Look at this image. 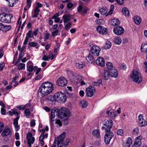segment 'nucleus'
Returning a JSON list of instances; mask_svg holds the SVG:
<instances>
[{
	"mask_svg": "<svg viewBox=\"0 0 147 147\" xmlns=\"http://www.w3.org/2000/svg\"><path fill=\"white\" fill-rule=\"evenodd\" d=\"M26 139L28 147H31V144H32L34 142V138L32 137V134L31 133L28 132L26 135Z\"/></svg>",
	"mask_w": 147,
	"mask_h": 147,
	"instance_id": "nucleus-9",
	"label": "nucleus"
},
{
	"mask_svg": "<svg viewBox=\"0 0 147 147\" xmlns=\"http://www.w3.org/2000/svg\"><path fill=\"white\" fill-rule=\"evenodd\" d=\"M83 9V7L81 5H80L77 7V10L78 12H81Z\"/></svg>",
	"mask_w": 147,
	"mask_h": 147,
	"instance_id": "nucleus-64",
	"label": "nucleus"
},
{
	"mask_svg": "<svg viewBox=\"0 0 147 147\" xmlns=\"http://www.w3.org/2000/svg\"><path fill=\"white\" fill-rule=\"evenodd\" d=\"M139 132V129L138 127H136V128H134L133 130V134L134 135H136Z\"/></svg>",
	"mask_w": 147,
	"mask_h": 147,
	"instance_id": "nucleus-50",
	"label": "nucleus"
},
{
	"mask_svg": "<svg viewBox=\"0 0 147 147\" xmlns=\"http://www.w3.org/2000/svg\"><path fill=\"white\" fill-rule=\"evenodd\" d=\"M11 28V26H5L3 31L6 32L10 30Z\"/></svg>",
	"mask_w": 147,
	"mask_h": 147,
	"instance_id": "nucleus-53",
	"label": "nucleus"
},
{
	"mask_svg": "<svg viewBox=\"0 0 147 147\" xmlns=\"http://www.w3.org/2000/svg\"><path fill=\"white\" fill-rule=\"evenodd\" d=\"M96 64L101 67L104 66L105 65V60L104 58L101 57H98L96 60Z\"/></svg>",
	"mask_w": 147,
	"mask_h": 147,
	"instance_id": "nucleus-14",
	"label": "nucleus"
},
{
	"mask_svg": "<svg viewBox=\"0 0 147 147\" xmlns=\"http://www.w3.org/2000/svg\"><path fill=\"white\" fill-rule=\"evenodd\" d=\"M53 89L52 83L47 81L42 83L38 90V94L42 98L52 92Z\"/></svg>",
	"mask_w": 147,
	"mask_h": 147,
	"instance_id": "nucleus-1",
	"label": "nucleus"
},
{
	"mask_svg": "<svg viewBox=\"0 0 147 147\" xmlns=\"http://www.w3.org/2000/svg\"><path fill=\"white\" fill-rule=\"evenodd\" d=\"M35 68L37 69L36 72L35 73V74L36 75H38L41 72V68H38L37 67L35 66Z\"/></svg>",
	"mask_w": 147,
	"mask_h": 147,
	"instance_id": "nucleus-55",
	"label": "nucleus"
},
{
	"mask_svg": "<svg viewBox=\"0 0 147 147\" xmlns=\"http://www.w3.org/2000/svg\"><path fill=\"white\" fill-rule=\"evenodd\" d=\"M102 80L101 79H99L97 82H94L93 84L95 86H99L100 84H102Z\"/></svg>",
	"mask_w": 147,
	"mask_h": 147,
	"instance_id": "nucleus-44",
	"label": "nucleus"
},
{
	"mask_svg": "<svg viewBox=\"0 0 147 147\" xmlns=\"http://www.w3.org/2000/svg\"><path fill=\"white\" fill-rule=\"evenodd\" d=\"M62 19L64 23H66L68 22L71 19V15L69 13H67L64 14L62 17Z\"/></svg>",
	"mask_w": 147,
	"mask_h": 147,
	"instance_id": "nucleus-18",
	"label": "nucleus"
},
{
	"mask_svg": "<svg viewBox=\"0 0 147 147\" xmlns=\"http://www.w3.org/2000/svg\"><path fill=\"white\" fill-rule=\"evenodd\" d=\"M106 113L109 116L111 117L112 118H115L117 115V113L114 110H110L107 111Z\"/></svg>",
	"mask_w": 147,
	"mask_h": 147,
	"instance_id": "nucleus-20",
	"label": "nucleus"
},
{
	"mask_svg": "<svg viewBox=\"0 0 147 147\" xmlns=\"http://www.w3.org/2000/svg\"><path fill=\"white\" fill-rule=\"evenodd\" d=\"M34 74L31 72H29L26 75L27 79L31 78L32 76Z\"/></svg>",
	"mask_w": 147,
	"mask_h": 147,
	"instance_id": "nucleus-51",
	"label": "nucleus"
},
{
	"mask_svg": "<svg viewBox=\"0 0 147 147\" xmlns=\"http://www.w3.org/2000/svg\"><path fill=\"white\" fill-rule=\"evenodd\" d=\"M71 24L70 22H68L67 24L65 26V29L66 30H68L70 28Z\"/></svg>",
	"mask_w": 147,
	"mask_h": 147,
	"instance_id": "nucleus-46",
	"label": "nucleus"
},
{
	"mask_svg": "<svg viewBox=\"0 0 147 147\" xmlns=\"http://www.w3.org/2000/svg\"><path fill=\"white\" fill-rule=\"evenodd\" d=\"M130 77L132 80L137 83H140L142 81L141 74L137 70H134L132 72Z\"/></svg>",
	"mask_w": 147,
	"mask_h": 147,
	"instance_id": "nucleus-3",
	"label": "nucleus"
},
{
	"mask_svg": "<svg viewBox=\"0 0 147 147\" xmlns=\"http://www.w3.org/2000/svg\"><path fill=\"white\" fill-rule=\"evenodd\" d=\"M124 31L123 27L120 26L115 27L113 30L114 33L118 35L122 34L124 33Z\"/></svg>",
	"mask_w": 147,
	"mask_h": 147,
	"instance_id": "nucleus-10",
	"label": "nucleus"
},
{
	"mask_svg": "<svg viewBox=\"0 0 147 147\" xmlns=\"http://www.w3.org/2000/svg\"><path fill=\"white\" fill-rule=\"evenodd\" d=\"M45 100L47 101L48 102H55V98L54 95V96L50 95L48 96L45 98Z\"/></svg>",
	"mask_w": 147,
	"mask_h": 147,
	"instance_id": "nucleus-22",
	"label": "nucleus"
},
{
	"mask_svg": "<svg viewBox=\"0 0 147 147\" xmlns=\"http://www.w3.org/2000/svg\"><path fill=\"white\" fill-rule=\"evenodd\" d=\"M56 101L59 100L62 103L65 102L66 100V97L65 94L62 92H58L54 94Z\"/></svg>",
	"mask_w": 147,
	"mask_h": 147,
	"instance_id": "nucleus-5",
	"label": "nucleus"
},
{
	"mask_svg": "<svg viewBox=\"0 0 147 147\" xmlns=\"http://www.w3.org/2000/svg\"><path fill=\"white\" fill-rule=\"evenodd\" d=\"M142 114L140 115L138 117V124L140 127H144L147 125V122L143 118Z\"/></svg>",
	"mask_w": 147,
	"mask_h": 147,
	"instance_id": "nucleus-12",
	"label": "nucleus"
},
{
	"mask_svg": "<svg viewBox=\"0 0 147 147\" xmlns=\"http://www.w3.org/2000/svg\"><path fill=\"white\" fill-rule=\"evenodd\" d=\"M24 113L26 116H29L30 114L29 109L28 108L26 109L24 111Z\"/></svg>",
	"mask_w": 147,
	"mask_h": 147,
	"instance_id": "nucleus-45",
	"label": "nucleus"
},
{
	"mask_svg": "<svg viewBox=\"0 0 147 147\" xmlns=\"http://www.w3.org/2000/svg\"><path fill=\"white\" fill-rule=\"evenodd\" d=\"M6 1L9 2V6L12 7L14 4H16L17 3L18 0H6Z\"/></svg>",
	"mask_w": 147,
	"mask_h": 147,
	"instance_id": "nucleus-34",
	"label": "nucleus"
},
{
	"mask_svg": "<svg viewBox=\"0 0 147 147\" xmlns=\"http://www.w3.org/2000/svg\"><path fill=\"white\" fill-rule=\"evenodd\" d=\"M134 21L136 24L139 25L141 22V19L139 16H136L134 17Z\"/></svg>",
	"mask_w": 147,
	"mask_h": 147,
	"instance_id": "nucleus-33",
	"label": "nucleus"
},
{
	"mask_svg": "<svg viewBox=\"0 0 147 147\" xmlns=\"http://www.w3.org/2000/svg\"><path fill=\"white\" fill-rule=\"evenodd\" d=\"M16 108L20 110H23L25 108V107L23 105H19Z\"/></svg>",
	"mask_w": 147,
	"mask_h": 147,
	"instance_id": "nucleus-59",
	"label": "nucleus"
},
{
	"mask_svg": "<svg viewBox=\"0 0 147 147\" xmlns=\"http://www.w3.org/2000/svg\"><path fill=\"white\" fill-rule=\"evenodd\" d=\"M132 144V140L131 138L130 137H129L126 141L125 145H127L128 147L130 146Z\"/></svg>",
	"mask_w": 147,
	"mask_h": 147,
	"instance_id": "nucleus-41",
	"label": "nucleus"
},
{
	"mask_svg": "<svg viewBox=\"0 0 147 147\" xmlns=\"http://www.w3.org/2000/svg\"><path fill=\"white\" fill-rule=\"evenodd\" d=\"M34 69V66L32 65L28 66L27 65V70L29 72H31Z\"/></svg>",
	"mask_w": 147,
	"mask_h": 147,
	"instance_id": "nucleus-42",
	"label": "nucleus"
},
{
	"mask_svg": "<svg viewBox=\"0 0 147 147\" xmlns=\"http://www.w3.org/2000/svg\"><path fill=\"white\" fill-rule=\"evenodd\" d=\"M62 139L61 138H59V137H58V138H57V140H55L54 142H56L57 143H58L59 144H62L63 142V140H62Z\"/></svg>",
	"mask_w": 147,
	"mask_h": 147,
	"instance_id": "nucleus-47",
	"label": "nucleus"
},
{
	"mask_svg": "<svg viewBox=\"0 0 147 147\" xmlns=\"http://www.w3.org/2000/svg\"><path fill=\"white\" fill-rule=\"evenodd\" d=\"M113 41V42L116 44L119 45L121 43L122 40L120 37L117 36L114 38Z\"/></svg>",
	"mask_w": 147,
	"mask_h": 147,
	"instance_id": "nucleus-24",
	"label": "nucleus"
},
{
	"mask_svg": "<svg viewBox=\"0 0 147 147\" xmlns=\"http://www.w3.org/2000/svg\"><path fill=\"white\" fill-rule=\"evenodd\" d=\"M122 13L124 15L128 17L129 16V11L126 8L123 7L122 8Z\"/></svg>",
	"mask_w": 147,
	"mask_h": 147,
	"instance_id": "nucleus-30",
	"label": "nucleus"
},
{
	"mask_svg": "<svg viewBox=\"0 0 147 147\" xmlns=\"http://www.w3.org/2000/svg\"><path fill=\"white\" fill-rule=\"evenodd\" d=\"M93 135L96 138H99L100 136V133L98 129H95L92 132Z\"/></svg>",
	"mask_w": 147,
	"mask_h": 147,
	"instance_id": "nucleus-38",
	"label": "nucleus"
},
{
	"mask_svg": "<svg viewBox=\"0 0 147 147\" xmlns=\"http://www.w3.org/2000/svg\"><path fill=\"white\" fill-rule=\"evenodd\" d=\"M20 117H16L14 120L13 124L14 126L15 130L16 131H18L20 128V126L18 125V120Z\"/></svg>",
	"mask_w": 147,
	"mask_h": 147,
	"instance_id": "nucleus-19",
	"label": "nucleus"
},
{
	"mask_svg": "<svg viewBox=\"0 0 147 147\" xmlns=\"http://www.w3.org/2000/svg\"><path fill=\"white\" fill-rule=\"evenodd\" d=\"M40 11V10L37 7H36L34 10V14L32 16V18H34L37 17Z\"/></svg>",
	"mask_w": 147,
	"mask_h": 147,
	"instance_id": "nucleus-25",
	"label": "nucleus"
},
{
	"mask_svg": "<svg viewBox=\"0 0 147 147\" xmlns=\"http://www.w3.org/2000/svg\"><path fill=\"white\" fill-rule=\"evenodd\" d=\"M37 76H36L35 78V80H39L41 79L43 77V73L40 72L39 74L37 75Z\"/></svg>",
	"mask_w": 147,
	"mask_h": 147,
	"instance_id": "nucleus-39",
	"label": "nucleus"
},
{
	"mask_svg": "<svg viewBox=\"0 0 147 147\" xmlns=\"http://www.w3.org/2000/svg\"><path fill=\"white\" fill-rule=\"evenodd\" d=\"M67 74L68 76L71 81L76 82H77L76 78L72 71H67Z\"/></svg>",
	"mask_w": 147,
	"mask_h": 147,
	"instance_id": "nucleus-16",
	"label": "nucleus"
},
{
	"mask_svg": "<svg viewBox=\"0 0 147 147\" xmlns=\"http://www.w3.org/2000/svg\"><path fill=\"white\" fill-rule=\"evenodd\" d=\"M11 134V131L9 127H5L3 131L1 133L3 137H5Z\"/></svg>",
	"mask_w": 147,
	"mask_h": 147,
	"instance_id": "nucleus-17",
	"label": "nucleus"
},
{
	"mask_svg": "<svg viewBox=\"0 0 147 147\" xmlns=\"http://www.w3.org/2000/svg\"><path fill=\"white\" fill-rule=\"evenodd\" d=\"M59 32L58 30H56L54 31L52 33V35L53 36H55L58 35V33Z\"/></svg>",
	"mask_w": 147,
	"mask_h": 147,
	"instance_id": "nucleus-62",
	"label": "nucleus"
},
{
	"mask_svg": "<svg viewBox=\"0 0 147 147\" xmlns=\"http://www.w3.org/2000/svg\"><path fill=\"white\" fill-rule=\"evenodd\" d=\"M106 66L108 70L110 69L113 67L112 63L110 62H108L107 63Z\"/></svg>",
	"mask_w": 147,
	"mask_h": 147,
	"instance_id": "nucleus-43",
	"label": "nucleus"
},
{
	"mask_svg": "<svg viewBox=\"0 0 147 147\" xmlns=\"http://www.w3.org/2000/svg\"><path fill=\"white\" fill-rule=\"evenodd\" d=\"M117 132L118 135L122 136L123 135V132L122 129H118L117 130Z\"/></svg>",
	"mask_w": 147,
	"mask_h": 147,
	"instance_id": "nucleus-49",
	"label": "nucleus"
},
{
	"mask_svg": "<svg viewBox=\"0 0 147 147\" xmlns=\"http://www.w3.org/2000/svg\"><path fill=\"white\" fill-rule=\"evenodd\" d=\"M38 44L36 42H30L28 44V45L31 47H36Z\"/></svg>",
	"mask_w": 147,
	"mask_h": 147,
	"instance_id": "nucleus-48",
	"label": "nucleus"
},
{
	"mask_svg": "<svg viewBox=\"0 0 147 147\" xmlns=\"http://www.w3.org/2000/svg\"><path fill=\"white\" fill-rule=\"evenodd\" d=\"M88 105L87 101L84 100L81 101L80 102V105L82 108L86 107Z\"/></svg>",
	"mask_w": 147,
	"mask_h": 147,
	"instance_id": "nucleus-36",
	"label": "nucleus"
},
{
	"mask_svg": "<svg viewBox=\"0 0 147 147\" xmlns=\"http://www.w3.org/2000/svg\"><path fill=\"white\" fill-rule=\"evenodd\" d=\"M116 70L115 68V67H113V68H112L111 69H109L108 70V71L109 72V74H111L113 72H114V71H116Z\"/></svg>",
	"mask_w": 147,
	"mask_h": 147,
	"instance_id": "nucleus-60",
	"label": "nucleus"
},
{
	"mask_svg": "<svg viewBox=\"0 0 147 147\" xmlns=\"http://www.w3.org/2000/svg\"><path fill=\"white\" fill-rule=\"evenodd\" d=\"M56 109L55 108H53L51 111L50 115V121H54V119L55 117Z\"/></svg>",
	"mask_w": 147,
	"mask_h": 147,
	"instance_id": "nucleus-23",
	"label": "nucleus"
},
{
	"mask_svg": "<svg viewBox=\"0 0 147 147\" xmlns=\"http://www.w3.org/2000/svg\"><path fill=\"white\" fill-rule=\"evenodd\" d=\"M105 132L106 133L105 135L104 141L105 144L108 145L109 144L111 139L114 136V134L112 131Z\"/></svg>",
	"mask_w": 147,
	"mask_h": 147,
	"instance_id": "nucleus-7",
	"label": "nucleus"
},
{
	"mask_svg": "<svg viewBox=\"0 0 147 147\" xmlns=\"http://www.w3.org/2000/svg\"><path fill=\"white\" fill-rule=\"evenodd\" d=\"M57 113L58 117L60 119H68L70 115L69 111L67 108H61Z\"/></svg>",
	"mask_w": 147,
	"mask_h": 147,
	"instance_id": "nucleus-2",
	"label": "nucleus"
},
{
	"mask_svg": "<svg viewBox=\"0 0 147 147\" xmlns=\"http://www.w3.org/2000/svg\"><path fill=\"white\" fill-rule=\"evenodd\" d=\"M113 125V122L111 119L108 120L104 124V126L101 127L102 130H104L105 132L111 131H110Z\"/></svg>",
	"mask_w": 147,
	"mask_h": 147,
	"instance_id": "nucleus-6",
	"label": "nucleus"
},
{
	"mask_svg": "<svg viewBox=\"0 0 147 147\" xmlns=\"http://www.w3.org/2000/svg\"><path fill=\"white\" fill-rule=\"evenodd\" d=\"M141 140L137 139L135 140L133 147H140L141 145Z\"/></svg>",
	"mask_w": 147,
	"mask_h": 147,
	"instance_id": "nucleus-32",
	"label": "nucleus"
},
{
	"mask_svg": "<svg viewBox=\"0 0 147 147\" xmlns=\"http://www.w3.org/2000/svg\"><path fill=\"white\" fill-rule=\"evenodd\" d=\"M87 95L88 96L91 97L93 95V93L95 92V90L93 87H88L86 89Z\"/></svg>",
	"mask_w": 147,
	"mask_h": 147,
	"instance_id": "nucleus-15",
	"label": "nucleus"
},
{
	"mask_svg": "<svg viewBox=\"0 0 147 147\" xmlns=\"http://www.w3.org/2000/svg\"><path fill=\"white\" fill-rule=\"evenodd\" d=\"M12 111L13 115H15L16 116H18L19 113L17 111V109H13L11 110Z\"/></svg>",
	"mask_w": 147,
	"mask_h": 147,
	"instance_id": "nucleus-54",
	"label": "nucleus"
},
{
	"mask_svg": "<svg viewBox=\"0 0 147 147\" xmlns=\"http://www.w3.org/2000/svg\"><path fill=\"white\" fill-rule=\"evenodd\" d=\"M111 23L112 25L115 26L119 24L120 22L118 19H113L111 20Z\"/></svg>",
	"mask_w": 147,
	"mask_h": 147,
	"instance_id": "nucleus-27",
	"label": "nucleus"
},
{
	"mask_svg": "<svg viewBox=\"0 0 147 147\" xmlns=\"http://www.w3.org/2000/svg\"><path fill=\"white\" fill-rule=\"evenodd\" d=\"M102 76L105 80H108L110 77V74L109 71L108 70H105L103 72Z\"/></svg>",
	"mask_w": 147,
	"mask_h": 147,
	"instance_id": "nucleus-26",
	"label": "nucleus"
},
{
	"mask_svg": "<svg viewBox=\"0 0 147 147\" xmlns=\"http://www.w3.org/2000/svg\"><path fill=\"white\" fill-rule=\"evenodd\" d=\"M100 51V48L96 46H92L91 49V52L92 53L96 56L99 55V53Z\"/></svg>",
	"mask_w": 147,
	"mask_h": 147,
	"instance_id": "nucleus-11",
	"label": "nucleus"
},
{
	"mask_svg": "<svg viewBox=\"0 0 147 147\" xmlns=\"http://www.w3.org/2000/svg\"><path fill=\"white\" fill-rule=\"evenodd\" d=\"M13 15L11 14H7L5 13L0 14V21L5 23H9Z\"/></svg>",
	"mask_w": 147,
	"mask_h": 147,
	"instance_id": "nucleus-4",
	"label": "nucleus"
},
{
	"mask_svg": "<svg viewBox=\"0 0 147 147\" xmlns=\"http://www.w3.org/2000/svg\"><path fill=\"white\" fill-rule=\"evenodd\" d=\"M17 67V69L18 70H22L23 69H24L25 68V64L24 63H20L18 64L17 63H15L14 65Z\"/></svg>",
	"mask_w": 147,
	"mask_h": 147,
	"instance_id": "nucleus-28",
	"label": "nucleus"
},
{
	"mask_svg": "<svg viewBox=\"0 0 147 147\" xmlns=\"http://www.w3.org/2000/svg\"><path fill=\"white\" fill-rule=\"evenodd\" d=\"M97 30L101 34H106L107 33V28L103 27L101 26H99L97 28Z\"/></svg>",
	"mask_w": 147,
	"mask_h": 147,
	"instance_id": "nucleus-13",
	"label": "nucleus"
},
{
	"mask_svg": "<svg viewBox=\"0 0 147 147\" xmlns=\"http://www.w3.org/2000/svg\"><path fill=\"white\" fill-rule=\"evenodd\" d=\"M35 120L32 119L30 122V125L31 127H33L35 125Z\"/></svg>",
	"mask_w": 147,
	"mask_h": 147,
	"instance_id": "nucleus-56",
	"label": "nucleus"
},
{
	"mask_svg": "<svg viewBox=\"0 0 147 147\" xmlns=\"http://www.w3.org/2000/svg\"><path fill=\"white\" fill-rule=\"evenodd\" d=\"M141 50L143 52H147V42L142 44Z\"/></svg>",
	"mask_w": 147,
	"mask_h": 147,
	"instance_id": "nucleus-31",
	"label": "nucleus"
},
{
	"mask_svg": "<svg viewBox=\"0 0 147 147\" xmlns=\"http://www.w3.org/2000/svg\"><path fill=\"white\" fill-rule=\"evenodd\" d=\"M88 10V9L86 7H85L83 8L82 11L81 13L82 14H83L85 13H86Z\"/></svg>",
	"mask_w": 147,
	"mask_h": 147,
	"instance_id": "nucleus-58",
	"label": "nucleus"
},
{
	"mask_svg": "<svg viewBox=\"0 0 147 147\" xmlns=\"http://www.w3.org/2000/svg\"><path fill=\"white\" fill-rule=\"evenodd\" d=\"M111 43L109 41H107L105 44L102 47V48L105 49H109L111 47Z\"/></svg>",
	"mask_w": 147,
	"mask_h": 147,
	"instance_id": "nucleus-29",
	"label": "nucleus"
},
{
	"mask_svg": "<svg viewBox=\"0 0 147 147\" xmlns=\"http://www.w3.org/2000/svg\"><path fill=\"white\" fill-rule=\"evenodd\" d=\"M27 38H32L33 37V33L32 30H29L26 34V37Z\"/></svg>",
	"mask_w": 147,
	"mask_h": 147,
	"instance_id": "nucleus-40",
	"label": "nucleus"
},
{
	"mask_svg": "<svg viewBox=\"0 0 147 147\" xmlns=\"http://www.w3.org/2000/svg\"><path fill=\"white\" fill-rule=\"evenodd\" d=\"M18 78V76L17 75H16L15 77L13 78L11 82L10 83V84H12L13 82H15L17 80V78Z\"/></svg>",
	"mask_w": 147,
	"mask_h": 147,
	"instance_id": "nucleus-63",
	"label": "nucleus"
},
{
	"mask_svg": "<svg viewBox=\"0 0 147 147\" xmlns=\"http://www.w3.org/2000/svg\"><path fill=\"white\" fill-rule=\"evenodd\" d=\"M67 80L66 78L62 76L59 77L57 79L56 82L57 85L61 87H64L66 86L67 84Z\"/></svg>",
	"mask_w": 147,
	"mask_h": 147,
	"instance_id": "nucleus-8",
	"label": "nucleus"
},
{
	"mask_svg": "<svg viewBox=\"0 0 147 147\" xmlns=\"http://www.w3.org/2000/svg\"><path fill=\"white\" fill-rule=\"evenodd\" d=\"M111 76L115 78H116L118 76V73L116 70V71H114V72L111 74Z\"/></svg>",
	"mask_w": 147,
	"mask_h": 147,
	"instance_id": "nucleus-52",
	"label": "nucleus"
},
{
	"mask_svg": "<svg viewBox=\"0 0 147 147\" xmlns=\"http://www.w3.org/2000/svg\"><path fill=\"white\" fill-rule=\"evenodd\" d=\"M65 134L66 133L65 132H63L59 136V138H62V140H64L65 137Z\"/></svg>",
	"mask_w": 147,
	"mask_h": 147,
	"instance_id": "nucleus-57",
	"label": "nucleus"
},
{
	"mask_svg": "<svg viewBox=\"0 0 147 147\" xmlns=\"http://www.w3.org/2000/svg\"><path fill=\"white\" fill-rule=\"evenodd\" d=\"M99 11L101 15H104L107 13L108 9L106 7H102L99 9Z\"/></svg>",
	"mask_w": 147,
	"mask_h": 147,
	"instance_id": "nucleus-35",
	"label": "nucleus"
},
{
	"mask_svg": "<svg viewBox=\"0 0 147 147\" xmlns=\"http://www.w3.org/2000/svg\"><path fill=\"white\" fill-rule=\"evenodd\" d=\"M56 142H54L52 147H61V146H59V144L56 143Z\"/></svg>",
	"mask_w": 147,
	"mask_h": 147,
	"instance_id": "nucleus-61",
	"label": "nucleus"
},
{
	"mask_svg": "<svg viewBox=\"0 0 147 147\" xmlns=\"http://www.w3.org/2000/svg\"><path fill=\"white\" fill-rule=\"evenodd\" d=\"M86 59L89 63H94V59L91 53H89V55L86 57Z\"/></svg>",
	"mask_w": 147,
	"mask_h": 147,
	"instance_id": "nucleus-21",
	"label": "nucleus"
},
{
	"mask_svg": "<svg viewBox=\"0 0 147 147\" xmlns=\"http://www.w3.org/2000/svg\"><path fill=\"white\" fill-rule=\"evenodd\" d=\"M76 65L78 69H82L85 66V63L84 62H81L80 63H76Z\"/></svg>",
	"mask_w": 147,
	"mask_h": 147,
	"instance_id": "nucleus-37",
	"label": "nucleus"
}]
</instances>
